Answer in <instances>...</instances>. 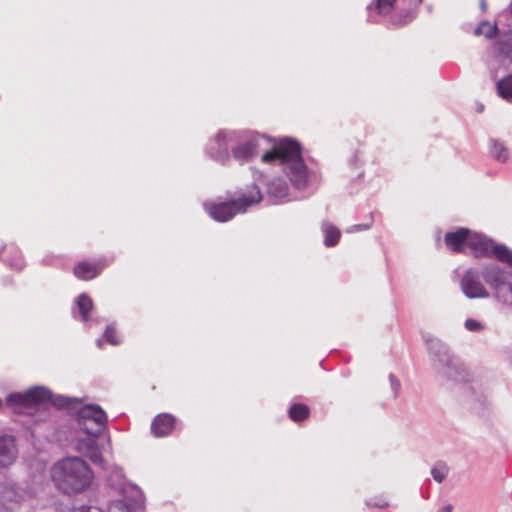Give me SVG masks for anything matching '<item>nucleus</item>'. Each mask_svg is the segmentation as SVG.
<instances>
[{"label":"nucleus","instance_id":"25","mask_svg":"<svg viewBox=\"0 0 512 512\" xmlns=\"http://www.w3.org/2000/svg\"><path fill=\"white\" fill-rule=\"evenodd\" d=\"M449 473V467L444 461L436 462L432 469L431 475L437 483H442Z\"/></svg>","mask_w":512,"mask_h":512},{"label":"nucleus","instance_id":"7","mask_svg":"<svg viewBox=\"0 0 512 512\" xmlns=\"http://www.w3.org/2000/svg\"><path fill=\"white\" fill-rule=\"evenodd\" d=\"M231 147V159L240 165L251 162L259 154L265 136L247 130H235Z\"/></svg>","mask_w":512,"mask_h":512},{"label":"nucleus","instance_id":"1","mask_svg":"<svg viewBox=\"0 0 512 512\" xmlns=\"http://www.w3.org/2000/svg\"><path fill=\"white\" fill-rule=\"evenodd\" d=\"M48 404H52L57 409L76 410L78 427L86 436L76 439L75 449L92 463L103 466L102 453L106 448H111V442L110 438H107L106 445H99L97 442V438L107 424V415L99 405L90 404L80 407L79 398L53 395L44 386H34L24 392L11 393L6 398L7 406L23 414H32L34 410L46 408Z\"/></svg>","mask_w":512,"mask_h":512},{"label":"nucleus","instance_id":"9","mask_svg":"<svg viewBox=\"0 0 512 512\" xmlns=\"http://www.w3.org/2000/svg\"><path fill=\"white\" fill-rule=\"evenodd\" d=\"M108 484L116 492L118 498L108 503L107 512H133L131 504L126 499L129 485L122 468L118 466L112 468L108 477Z\"/></svg>","mask_w":512,"mask_h":512},{"label":"nucleus","instance_id":"8","mask_svg":"<svg viewBox=\"0 0 512 512\" xmlns=\"http://www.w3.org/2000/svg\"><path fill=\"white\" fill-rule=\"evenodd\" d=\"M234 131L230 129H221L211 136L204 148L205 154L214 162L228 166L231 162V147L234 137Z\"/></svg>","mask_w":512,"mask_h":512},{"label":"nucleus","instance_id":"19","mask_svg":"<svg viewBox=\"0 0 512 512\" xmlns=\"http://www.w3.org/2000/svg\"><path fill=\"white\" fill-rule=\"evenodd\" d=\"M321 229L324 235V245L326 247L336 246L341 237L340 230L329 221H323Z\"/></svg>","mask_w":512,"mask_h":512},{"label":"nucleus","instance_id":"26","mask_svg":"<svg viewBox=\"0 0 512 512\" xmlns=\"http://www.w3.org/2000/svg\"><path fill=\"white\" fill-rule=\"evenodd\" d=\"M498 28L496 25H492L489 22H482L475 29V35H483L488 39H492L497 35Z\"/></svg>","mask_w":512,"mask_h":512},{"label":"nucleus","instance_id":"37","mask_svg":"<svg viewBox=\"0 0 512 512\" xmlns=\"http://www.w3.org/2000/svg\"><path fill=\"white\" fill-rule=\"evenodd\" d=\"M505 353H506L509 361L512 363V346L507 347L505 350Z\"/></svg>","mask_w":512,"mask_h":512},{"label":"nucleus","instance_id":"38","mask_svg":"<svg viewBox=\"0 0 512 512\" xmlns=\"http://www.w3.org/2000/svg\"><path fill=\"white\" fill-rule=\"evenodd\" d=\"M480 9L482 10V12H485L487 10L486 0H480Z\"/></svg>","mask_w":512,"mask_h":512},{"label":"nucleus","instance_id":"28","mask_svg":"<svg viewBox=\"0 0 512 512\" xmlns=\"http://www.w3.org/2000/svg\"><path fill=\"white\" fill-rule=\"evenodd\" d=\"M416 17V11L415 10H406L404 12H401L398 14L396 18L392 20V25L394 26H402L409 22H411Z\"/></svg>","mask_w":512,"mask_h":512},{"label":"nucleus","instance_id":"22","mask_svg":"<svg viewBox=\"0 0 512 512\" xmlns=\"http://www.w3.org/2000/svg\"><path fill=\"white\" fill-rule=\"evenodd\" d=\"M496 88L502 99L512 103V74L498 80Z\"/></svg>","mask_w":512,"mask_h":512},{"label":"nucleus","instance_id":"14","mask_svg":"<svg viewBox=\"0 0 512 512\" xmlns=\"http://www.w3.org/2000/svg\"><path fill=\"white\" fill-rule=\"evenodd\" d=\"M107 265L108 263L105 259H100L93 263L83 261L74 267V275L81 280H91L98 276Z\"/></svg>","mask_w":512,"mask_h":512},{"label":"nucleus","instance_id":"6","mask_svg":"<svg viewBox=\"0 0 512 512\" xmlns=\"http://www.w3.org/2000/svg\"><path fill=\"white\" fill-rule=\"evenodd\" d=\"M262 197L260 188L253 184L247 187L246 191L241 192L236 199L205 203L204 206L211 218L218 222H227L235 215L244 213L249 207L258 204Z\"/></svg>","mask_w":512,"mask_h":512},{"label":"nucleus","instance_id":"23","mask_svg":"<svg viewBox=\"0 0 512 512\" xmlns=\"http://www.w3.org/2000/svg\"><path fill=\"white\" fill-rule=\"evenodd\" d=\"M490 255L495 256L499 261L512 267V250L504 244H494Z\"/></svg>","mask_w":512,"mask_h":512},{"label":"nucleus","instance_id":"10","mask_svg":"<svg viewBox=\"0 0 512 512\" xmlns=\"http://www.w3.org/2000/svg\"><path fill=\"white\" fill-rule=\"evenodd\" d=\"M266 195L273 203L288 202L290 197V186L286 180L280 176H274L265 183Z\"/></svg>","mask_w":512,"mask_h":512},{"label":"nucleus","instance_id":"16","mask_svg":"<svg viewBox=\"0 0 512 512\" xmlns=\"http://www.w3.org/2000/svg\"><path fill=\"white\" fill-rule=\"evenodd\" d=\"M469 229L459 228L456 231L445 234L444 242L453 252H464L467 247V236Z\"/></svg>","mask_w":512,"mask_h":512},{"label":"nucleus","instance_id":"2","mask_svg":"<svg viewBox=\"0 0 512 512\" xmlns=\"http://www.w3.org/2000/svg\"><path fill=\"white\" fill-rule=\"evenodd\" d=\"M487 284L496 299L503 305L512 307V273L496 263H488L481 268L471 267L463 274L460 287L469 299L489 298Z\"/></svg>","mask_w":512,"mask_h":512},{"label":"nucleus","instance_id":"29","mask_svg":"<svg viewBox=\"0 0 512 512\" xmlns=\"http://www.w3.org/2000/svg\"><path fill=\"white\" fill-rule=\"evenodd\" d=\"M5 262L14 270L20 271L24 268L25 262L23 257L18 251H15L13 256Z\"/></svg>","mask_w":512,"mask_h":512},{"label":"nucleus","instance_id":"20","mask_svg":"<svg viewBox=\"0 0 512 512\" xmlns=\"http://www.w3.org/2000/svg\"><path fill=\"white\" fill-rule=\"evenodd\" d=\"M495 47L500 56L512 62V30L501 34Z\"/></svg>","mask_w":512,"mask_h":512},{"label":"nucleus","instance_id":"3","mask_svg":"<svg viewBox=\"0 0 512 512\" xmlns=\"http://www.w3.org/2000/svg\"><path fill=\"white\" fill-rule=\"evenodd\" d=\"M262 161L278 162L294 189L303 191L308 187L312 173L303 160L301 145L297 140L288 137L280 139L272 150L263 154Z\"/></svg>","mask_w":512,"mask_h":512},{"label":"nucleus","instance_id":"17","mask_svg":"<svg viewBox=\"0 0 512 512\" xmlns=\"http://www.w3.org/2000/svg\"><path fill=\"white\" fill-rule=\"evenodd\" d=\"M467 391L469 393L472 408L476 412H481L488 407V396L481 384L472 383L467 386Z\"/></svg>","mask_w":512,"mask_h":512},{"label":"nucleus","instance_id":"27","mask_svg":"<svg viewBox=\"0 0 512 512\" xmlns=\"http://www.w3.org/2000/svg\"><path fill=\"white\" fill-rule=\"evenodd\" d=\"M416 17V11L415 10H406L404 12H401L398 14L396 18L392 20V25L394 26H402L409 22H411Z\"/></svg>","mask_w":512,"mask_h":512},{"label":"nucleus","instance_id":"41","mask_svg":"<svg viewBox=\"0 0 512 512\" xmlns=\"http://www.w3.org/2000/svg\"><path fill=\"white\" fill-rule=\"evenodd\" d=\"M483 110V106L479 107V112H481Z\"/></svg>","mask_w":512,"mask_h":512},{"label":"nucleus","instance_id":"36","mask_svg":"<svg viewBox=\"0 0 512 512\" xmlns=\"http://www.w3.org/2000/svg\"><path fill=\"white\" fill-rule=\"evenodd\" d=\"M453 506L451 504H448L441 509H439L437 512H452Z\"/></svg>","mask_w":512,"mask_h":512},{"label":"nucleus","instance_id":"18","mask_svg":"<svg viewBox=\"0 0 512 512\" xmlns=\"http://www.w3.org/2000/svg\"><path fill=\"white\" fill-rule=\"evenodd\" d=\"M396 0H376V3L369 4L367 6L368 11L370 14L368 15V21L370 22H378V19L376 15L373 14V10L379 15V16H386L389 15L392 9L394 8Z\"/></svg>","mask_w":512,"mask_h":512},{"label":"nucleus","instance_id":"34","mask_svg":"<svg viewBox=\"0 0 512 512\" xmlns=\"http://www.w3.org/2000/svg\"><path fill=\"white\" fill-rule=\"evenodd\" d=\"M389 380L391 384V389L393 391V396L396 397L400 389V382L396 379V377L393 374L389 375Z\"/></svg>","mask_w":512,"mask_h":512},{"label":"nucleus","instance_id":"11","mask_svg":"<svg viewBox=\"0 0 512 512\" xmlns=\"http://www.w3.org/2000/svg\"><path fill=\"white\" fill-rule=\"evenodd\" d=\"M74 318H79L87 326L91 327L98 323V319L93 316V301L85 293L80 294L76 300V308L73 310Z\"/></svg>","mask_w":512,"mask_h":512},{"label":"nucleus","instance_id":"21","mask_svg":"<svg viewBox=\"0 0 512 512\" xmlns=\"http://www.w3.org/2000/svg\"><path fill=\"white\" fill-rule=\"evenodd\" d=\"M490 155L498 162L505 163L510 159V152L505 144L497 139L489 141Z\"/></svg>","mask_w":512,"mask_h":512},{"label":"nucleus","instance_id":"15","mask_svg":"<svg viewBox=\"0 0 512 512\" xmlns=\"http://www.w3.org/2000/svg\"><path fill=\"white\" fill-rule=\"evenodd\" d=\"M175 421V417L171 414H159L154 418L151 430L156 437H166L174 429Z\"/></svg>","mask_w":512,"mask_h":512},{"label":"nucleus","instance_id":"33","mask_svg":"<svg viewBox=\"0 0 512 512\" xmlns=\"http://www.w3.org/2000/svg\"><path fill=\"white\" fill-rule=\"evenodd\" d=\"M371 227H372V221L370 223H366V224L352 225L346 229V232L347 233H356V232H360V231L369 230Z\"/></svg>","mask_w":512,"mask_h":512},{"label":"nucleus","instance_id":"30","mask_svg":"<svg viewBox=\"0 0 512 512\" xmlns=\"http://www.w3.org/2000/svg\"><path fill=\"white\" fill-rule=\"evenodd\" d=\"M103 338L105 341L112 345H118L121 343L120 337L117 335L116 330L113 325H109L106 327L105 332L103 334Z\"/></svg>","mask_w":512,"mask_h":512},{"label":"nucleus","instance_id":"40","mask_svg":"<svg viewBox=\"0 0 512 512\" xmlns=\"http://www.w3.org/2000/svg\"><path fill=\"white\" fill-rule=\"evenodd\" d=\"M103 342H104V340H103V339H98V340L96 341V344H97V346H98L99 348H102V346H103Z\"/></svg>","mask_w":512,"mask_h":512},{"label":"nucleus","instance_id":"39","mask_svg":"<svg viewBox=\"0 0 512 512\" xmlns=\"http://www.w3.org/2000/svg\"><path fill=\"white\" fill-rule=\"evenodd\" d=\"M263 177H264V176H263V174H262L261 172H256V173L254 174V177H253V178H254V181H259V180H260V179H262Z\"/></svg>","mask_w":512,"mask_h":512},{"label":"nucleus","instance_id":"35","mask_svg":"<svg viewBox=\"0 0 512 512\" xmlns=\"http://www.w3.org/2000/svg\"><path fill=\"white\" fill-rule=\"evenodd\" d=\"M74 512H103V511L97 507L82 506L77 511H74Z\"/></svg>","mask_w":512,"mask_h":512},{"label":"nucleus","instance_id":"13","mask_svg":"<svg viewBox=\"0 0 512 512\" xmlns=\"http://www.w3.org/2000/svg\"><path fill=\"white\" fill-rule=\"evenodd\" d=\"M18 456L15 438L9 435L0 436V469L12 465Z\"/></svg>","mask_w":512,"mask_h":512},{"label":"nucleus","instance_id":"31","mask_svg":"<svg viewBox=\"0 0 512 512\" xmlns=\"http://www.w3.org/2000/svg\"><path fill=\"white\" fill-rule=\"evenodd\" d=\"M368 507L386 508L389 506L388 500L384 496H374L365 501Z\"/></svg>","mask_w":512,"mask_h":512},{"label":"nucleus","instance_id":"5","mask_svg":"<svg viewBox=\"0 0 512 512\" xmlns=\"http://www.w3.org/2000/svg\"><path fill=\"white\" fill-rule=\"evenodd\" d=\"M423 340L432 367L442 379L455 383L465 380V371L459 360L452 355L449 347L443 341L430 334H423Z\"/></svg>","mask_w":512,"mask_h":512},{"label":"nucleus","instance_id":"32","mask_svg":"<svg viewBox=\"0 0 512 512\" xmlns=\"http://www.w3.org/2000/svg\"><path fill=\"white\" fill-rule=\"evenodd\" d=\"M464 327L470 332H480L484 329L483 324L475 319H467L464 322Z\"/></svg>","mask_w":512,"mask_h":512},{"label":"nucleus","instance_id":"4","mask_svg":"<svg viewBox=\"0 0 512 512\" xmlns=\"http://www.w3.org/2000/svg\"><path fill=\"white\" fill-rule=\"evenodd\" d=\"M52 479L64 494H78L90 487L94 474L80 457H66L54 464Z\"/></svg>","mask_w":512,"mask_h":512},{"label":"nucleus","instance_id":"12","mask_svg":"<svg viewBox=\"0 0 512 512\" xmlns=\"http://www.w3.org/2000/svg\"><path fill=\"white\" fill-rule=\"evenodd\" d=\"M494 242L485 235L469 230L467 236V247L470 248L474 256H490Z\"/></svg>","mask_w":512,"mask_h":512},{"label":"nucleus","instance_id":"24","mask_svg":"<svg viewBox=\"0 0 512 512\" xmlns=\"http://www.w3.org/2000/svg\"><path fill=\"white\" fill-rule=\"evenodd\" d=\"M288 413L291 420L300 422L308 418L310 410L305 404L295 403L290 407Z\"/></svg>","mask_w":512,"mask_h":512}]
</instances>
